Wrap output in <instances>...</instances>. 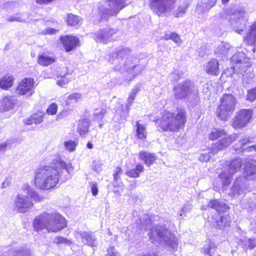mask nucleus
<instances>
[{
	"mask_svg": "<svg viewBox=\"0 0 256 256\" xmlns=\"http://www.w3.org/2000/svg\"><path fill=\"white\" fill-rule=\"evenodd\" d=\"M139 158L142 160H144L145 164L148 166L154 163L156 158L154 154L147 152H140L139 154Z\"/></svg>",
	"mask_w": 256,
	"mask_h": 256,
	"instance_id": "c756f323",
	"label": "nucleus"
},
{
	"mask_svg": "<svg viewBox=\"0 0 256 256\" xmlns=\"http://www.w3.org/2000/svg\"><path fill=\"white\" fill-rule=\"evenodd\" d=\"M226 165V168L220 172L219 176L224 184L228 185L233 175L240 170L242 160L240 158L234 159Z\"/></svg>",
	"mask_w": 256,
	"mask_h": 256,
	"instance_id": "9b49d317",
	"label": "nucleus"
},
{
	"mask_svg": "<svg viewBox=\"0 0 256 256\" xmlns=\"http://www.w3.org/2000/svg\"><path fill=\"white\" fill-rule=\"evenodd\" d=\"M210 154H215L213 152H212V150L208 153L202 154L199 157V160L201 162H206L208 161L210 158Z\"/></svg>",
	"mask_w": 256,
	"mask_h": 256,
	"instance_id": "8fccbe9b",
	"label": "nucleus"
},
{
	"mask_svg": "<svg viewBox=\"0 0 256 256\" xmlns=\"http://www.w3.org/2000/svg\"><path fill=\"white\" fill-rule=\"evenodd\" d=\"M58 106L56 104H51L46 110V112L48 114L54 115L57 112Z\"/></svg>",
	"mask_w": 256,
	"mask_h": 256,
	"instance_id": "09e8293b",
	"label": "nucleus"
},
{
	"mask_svg": "<svg viewBox=\"0 0 256 256\" xmlns=\"http://www.w3.org/2000/svg\"><path fill=\"white\" fill-rule=\"evenodd\" d=\"M92 170L98 172L102 170V164L99 161L94 160L92 164Z\"/></svg>",
	"mask_w": 256,
	"mask_h": 256,
	"instance_id": "a18cd8bd",
	"label": "nucleus"
},
{
	"mask_svg": "<svg viewBox=\"0 0 256 256\" xmlns=\"http://www.w3.org/2000/svg\"><path fill=\"white\" fill-rule=\"evenodd\" d=\"M69 82V80L66 76H62L61 78L57 81V84L58 86L62 87L66 84H68Z\"/></svg>",
	"mask_w": 256,
	"mask_h": 256,
	"instance_id": "6e6d98bb",
	"label": "nucleus"
},
{
	"mask_svg": "<svg viewBox=\"0 0 256 256\" xmlns=\"http://www.w3.org/2000/svg\"><path fill=\"white\" fill-rule=\"evenodd\" d=\"M233 52L232 47L226 42H222L216 49L215 53L220 56H228Z\"/></svg>",
	"mask_w": 256,
	"mask_h": 256,
	"instance_id": "c85d7f7f",
	"label": "nucleus"
},
{
	"mask_svg": "<svg viewBox=\"0 0 256 256\" xmlns=\"http://www.w3.org/2000/svg\"><path fill=\"white\" fill-rule=\"evenodd\" d=\"M58 30L52 28H47L46 30H42L40 33L42 34H55Z\"/></svg>",
	"mask_w": 256,
	"mask_h": 256,
	"instance_id": "bf43d9fd",
	"label": "nucleus"
},
{
	"mask_svg": "<svg viewBox=\"0 0 256 256\" xmlns=\"http://www.w3.org/2000/svg\"><path fill=\"white\" fill-rule=\"evenodd\" d=\"M66 52H70L79 46V40L74 36H64L60 38Z\"/></svg>",
	"mask_w": 256,
	"mask_h": 256,
	"instance_id": "aec40b11",
	"label": "nucleus"
},
{
	"mask_svg": "<svg viewBox=\"0 0 256 256\" xmlns=\"http://www.w3.org/2000/svg\"><path fill=\"white\" fill-rule=\"evenodd\" d=\"M7 20L9 22H22L23 20L22 18L21 14L18 13L10 16L8 19Z\"/></svg>",
	"mask_w": 256,
	"mask_h": 256,
	"instance_id": "c03bdc74",
	"label": "nucleus"
},
{
	"mask_svg": "<svg viewBox=\"0 0 256 256\" xmlns=\"http://www.w3.org/2000/svg\"><path fill=\"white\" fill-rule=\"evenodd\" d=\"M216 0H202L198 2L196 8V11L199 14H203L208 12L216 4Z\"/></svg>",
	"mask_w": 256,
	"mask_h": 256,
	"instance_id": "4be33fe9",
	"label": "nucleus"
},
{
	"mask_svg": "<svg viewBox=\"0 0 256 256\" xmlns=\"http://www.w3.org/2000/svg\"><path fill=\"white\" fill-rule=\"evenodd\" d=\"M33 226L36 232L46 229L48 232H56L66 226V223L64 218L56 212H43L35 218Z\"/></svg>",
	"mask_w": 256,
	"mask_h": 256,
	"instance_id": "f03ea898",
	"label": "nucleus"
},
{
	"mask_svg": "<svg viewBox=\"0 0 256 256\" xmlns=\"http://www.w3.org/2000/svg\"><path fill=\"white\" fill-rule=\"evenodd\" d=\"M210 208L216 210L219 214L226 212L228 206L222 200H212L208 202Z\"/></svg>",
	"mask_w": 256,
	"mask_h": 256,
	"instance_id": "b1692460",
	"label": "nucleus"
},
{
	"mask_svg": "<svg viewBox=\"0 0 256 256\" xmlns=\"http://www.w3.org/2000/svg\"><path fill=\"white\" fill-rule=\"evenodd\" d=\"M90 121L88 119H84L79 120L78 127V132L80 134L85 137L88 132Z\"/></svg>",
	"mask_w": 256,
	"mask_h": 256,
	"instance_id": "7c9ffc66",
	"label": "nucleus"
},
{
	"mask_svg": "<svg viewBox=\"0 0 256 256\" xmlns=\"http://www.w3.org/2000/svg\"><path fill=\"white\" fill-rule=\"evenodd\" d=\"M54 62V60L50 56L40 55L38 56V63L42 66H48Z\"/></svg>",
	"mask_w": 256,
	"mask_h": 256,
	"instance_id": "4c0bfd02",
	"label": "nucleus"
},
{
	"mask_svg": "<svg viewBox=\"0 0 256 256\" xmlns=\"http://www.w3.org/2000/svg\"><path fill=\"white\" fill-rule=\"evenodd\" d=\"M247 68L245 70L240 72H241L242 74V84L244 87H247L249 84H252L253 82L254 74L250 72H246Z\"/></svg>",
	"mask_w": 256,
	"mask_h": 256,
	"instance_id": "473e14b6",
	"label": "nucleus"
},
{
	"mask_svg": "<svg viewBox=\"0 0 256 256\" xmlns=\"http://www.w3.org/2000/svg\"><path fill=\"white\" fill-rule=\"evenodd\" d=\"M44 114L42 112L38 111L32 114L30 117L24 120V123L27 125L32 124L33 123L38 124L41 123L44 120Z\"/></svg>",
	"mask_w": 256,
	"mask_h": 256,
	"instance_id": "bb28decb",
	"label": "nucleus"
},
{
	"mask_svg": "<svg viewBox=\"0 0 256 256\" xmlns=\"http://www.w3.org/2000/svg\"><path fill=\"white\" fill-rule=\"evenodd\" d=\"M232 66L234 72L244 71L251 66L249 58L243 52H238L232 56L231 58Z\"/></svg>",
	"mask_w": 256,
	"mask_h": 256,
	"instance_id": "4468645a",
	"label": "nucleus"
},
{
	"mask_svg": "<svg viewBox=\"0 0 256 256\" xmlns=\"http://www.w3.org/2000/svg\"><path fill=\"white\" fill-rule=\"evenodd\" d=\"M14 144V140L13 139L6 140L0 144V152H5L6 150L11 148Z\"/></svg>",
	"mask_w": 256,
	"mask_h": 256,
	"instance_id": "79ce46f5",
	"label": "nucleus"
},
{
	"mask_svg": "<svg viewBox=\"0 0 256 256\" xmlns=\"http://www.w3.org/2000/svg\"><path fill=\"white\" fill-rule=\"evenodd\" d=\"M164 38L166 40H171L178 44L182 43L180 36L176 32H166L164 35Z\"/></svg>",
	"mask_w": 256,
	"mask_h": 256,
	"instance_id": "a19ab883",
	"label": "nucleus"
},
{
	"mask_svg": "<svg viewBox=\"0 0 256 256\" xmlns=\"http://www.w3.org/2000/svg\"><path fill=\"white\" fill-rule=\"evenodd\" d=\"M14 256H31L30 252L28 249H22L16 251Z\"/></svg>",
	"mask_w": 256,
	"mask_h": 256,
	"instance_id": "49530a36",
	"label": "nucleus"
},
{
	"mask_svg": "<svg viewBox=\"0 0 256 256\" xmlns=\"http://www.w3.org/2000/svg\"><path fill=\"white\" fill-rule=\"evenodd\" d=\"M140 90V86L138 85H137L132 90V92L134 93L135 94H136L137 92Z\"/></svg>",
	"mask_w": 256,
	"mask_h": 256,
	"instance_id": "338daca9",
	"label": "nucleus"
},
{
	"mask_svg": "<svg viewBox=\"0 0 256 256\" xmlns=\"http://www.w3.org/2000/svg\"><path fill=\"white\" fill-rule=\"evenodd\" d=\"M236 100L231 94H225L221 98L220 104L216 110L217 116L225 120L235 110Z\"/></svg>",
	"mask_w": 256,
	"mask_h": 256,
	"instance_id": "1a4fd4ad",
	"label": "nucleus"
},
{
	"mask_svg": "<svg viewBox=\"0 0 256 256\" xmlns=\"http://www.w3.org/2000/svg\"><path fill=\"white\" fill-rule=\"evenodd\" d=\"M16 98L12 96H6L0 100V110L6 112L12 110L17 104Z\"/></svg>",
	"mask_w": 256,
	"mask_h": 256,
	"instance_id": "6ab92c4d",
	"label": "nucleus"
},
{
	"mask_svg": "<svg viewBox=\"0 0 256 256\" xmlns=\"http://www.w3.org/2000/svg\"><path fill=\"white\" fill-rule=\"evenodd\" d=\"M240 143V146L242 148H243V146L248 143H251L252 142L250 140V137L248 136H246L243 138L240 139L239 141Z\"/></svg>",
	"mask_w": 256,
	"mask_h": 256,
	"instance_id": "052dcab7",
	"label": "nucleus"
},
{
	"mask_svg": "<svg viewBox=\"0 0 256 256\" xmlns=\"http://www.w3.org/2000/svg\"><path fill=\"white\" fill-rule=\"evenodd\" d=\"M136 134L138 138H146V128L143 125L140 124L138 122H136Z\"/></svg>",
	"mask_w": 256,
	"mask_h": 256,
	"instance_id": "58836bf2",
	"label": "nucleus"
},
{
	"mask_svg": "<svg viewBox=\"0 0 256 256\" xmlns=\"http://www.w3.org/2000/svg\"><path fill=\"white\" fill-rule=\"evenodd\" d=\"M122 174V169L120 167H118L116 170L114 174V180H118L120 178V175Z\"/></svg>",
	"mask_w": 256,
	"mask_h": 256,
	"instance_id": "680f3d73",
	"label": "nucleus"
},
{
	"mask_svg": "<svg viewBox=\"0 0 256 256\" xmlns=\"http://www.w3.org/2000/svg\"><path fill=\"white\" fill-rule=\"evenodd\" d=\"M106 113V110L102 109L100 112H97L94 114V118L96 119H102L103 116Z\"/></svg>",
	"mask_w": 256,
	"mask_h": 256,
	"instance_id": "0e129e2a",
	"label": "nucleus"
},
{
	"mask_svg": "<svg viewBox=\"0 0 256 256\" xmlns=\"http://www.w3.org/2000/svg\"><path fill=\"white\" fill-rule=\"evenodd\" d=\"M136 94H134V93H132V92L131 94L129 95V96L128 98L127 102L128 103L126 104V110L128 112L130 109V106L132 105Z\"/></svg>",
	"mask_w": 256,
	"mask_h": 256,
	"instance_id": "603ef678",
	"label": "nucleus"
},
{
	"mask_svg": "<svg viewBox=\"0 0 256 256\" xmlns=\"http://www.w3.org/2000/svg\"><path fill=\"white\" fill-rule=\"evenodd\" d=\"M256 174V161L254 160H249L245 162L243 176L247 181L252 179Z\"/></svg>",
	"mask_w": 256,
	"mask_h": 256,
	"instance_id": "a211bd4d",
	"label": "nucleus"
},
{
	"mask_svg": "<svg viewBox=\"0 0 256 256\" xmlns=\"http://www.w3.org/2000/svg\"><path fill=\"white\" fill-rule=\"evenodd\" d=\"M81 98V94L79 93H74L70 94L68 100H74V102H78Z\"/></svg>",
	"mask_w": 256,
	"mask_h": 256,
	"instance_id": "4d7b16f0",
	"label": "nucleus"
},
{
	"mask_svg": "<svg viewBox=\"0 0 256 256\" xmlns=\"http://www.w3.org/2000/svg\"><path fill=\"white\" fill-rule=\"evenodd\" d=\"M186 6H180L178 10L174 12V15L176 17H180L182 16L186 12Z\"/></svg>",
	"mask_w": 256,
	"mask_h": 256,
	"instance_id": "3c124183",
	"label": "nucleus"
},
{
	"mask_svg": "<svg viewBox=\"0 0 256 256\" xmlns=\"http://www.w3.org/2000/svg\"><path fill=\"white\" fill-rule=\"evenodd\" d=\"M70 166L60 158H56L52 166L40 168L36 172L34 178L36 186L41 190L54 188L58 182L60 172L65 169L70 172Z\"/></svg>",
	"mask_w": 256,
	"mask_h": 256,
	"instance_id": "f257e3e1",
	"label": "nucleus"
},
{
	"mask_svg": "<svg viewBox=\"0 0 256 256\" xmlns=\"http://www.w3.org/2000/svg\"><path fill=\"white\" fill-rule=\"evenodd\" d=\"M90 186H91V190H92V192L93 194V196H96L98 194V186H97V184L96 182H91L90 184Z\"/></svg>",
	"mask_w": 256,
	"mask_h": 256,
	"instance_id": "e2e57ef3",
	"label": "nucleus"
},
{
	"mask_svg": "<svg viewBox=\"0 0 256 256\" xmlns=\"http://www.w3.org/2000/svg\"><path fill=\"white\" fill-rule=\"evenodd\" d=\"M239 244H241L245 248L252 249L256 246V239L244 238L241 240Z\"/></svg>",
	"mask_w": 256,
	"mask_h": 256,
	"instance_id": "e433bc0d",
	"label": "nucleus"
},
{
	"mask_svg": "<svg viewBox=\"0 0 256 256\" xmlns=\"http://www.w3.org/2000/svg\"><path fill=\"white\" fill-rule=\"evenodd\" d=\"M22 188V193L18 194L14 200V210L18 212L24 213L32 207L33 201L40 202L43 198L28 185L24 184Z\"/></svg>",
	"mask_w": 256,
	"mask_h": 256,
	"instance_id": "20e7f679",
	"label": "nucleus"
},
{
	"mask_svg": "<svg viewBox=\"0 0 256 256\" xmlns=\"http://www.w3.org/2000/svg\"><path fill=\"white\" fill-rule=\"evenodd\" d=\"M12 178L10 176H7L5 178L2 184L1 188H6L9 187L11 184Z\"/></svg>",
	"mask_w": 256,
	"mask_h": 256,
	"instance_id": "5fc2aeb1",
	"label": "nucleus"
},
{
	"mask_svg": "<svg viewBox=\"0 0 256 256\" xmlns=\"http://www.w3.org/2000/svg\"><path fill=\"white\" fill-rule=\"evenodd\" d=\"M106 256H119L114 246H110L108 250Z\"/></svg>",
	"mask_w": 256,
	"mask_h": 256,
	"instance_id": "13d9d810",
	"label": "nucleus"
},
{
	"mask_svg": "<svg viewBox=\"0 0 256 256\" xmlns=\"http://www.w3.org/2000/svg\"><path fill=\"white\" fill-rule=\"evenodd\" d=\"M174 94L175 97L179 99L196 96L198 94V87L195 82L187 80L174 88Z\"/></svg>",
	"mask_w": 256,
	"mask_h": 256,
	"instance_id": "9d476101",
	"label": "nucleus"
},
{
	"mask_svg": "<svg viewBox=\"0 0 256 256\" xmlns=\"http://www.w3.org/2000/svg\"><path fill=\"white\" fill-rule=\"evenodd\" d=\"M210 140H214L226 136V132L222 129L214 128L208 134Z\"/></svg>",
	"mask_w": 256,
	"mask_h": 256,
	"instance_id": "c9c22d12",
	"label": "nucleus"
},
{
	"mask_svg": "<svg viewBox=\"0 0 256 256\" xmlns=\"http://www.w3.org/2000/svg\"><path fill=\"white\" fill-rule=\"evenodd\" d=\"M79 235L82 239V242L85 244H88L90 246H96L95 236L92 234L90 232H80Z\"/></svg>",
	"mask_w": 256,
	"mask_h": 256,
	"instance_id": "393cba45",
	"label": "nucleus"
},
{
	"mask_svg": "<svg viewBox=\"0 0 256 256\" xmlns=\"http://www.w3.org/2000/svg\"><path fill=\"white\" fill-rule=\"evenodd\" d=\"M186 122V112L180 109L177 114L166 112L157 122L158 126L164 131H177L183 126Z\"/></svg>",
	"mask_w": 256,
	"mask_h": 256,
	"instance_id": "423d86ee",
	"label": "nucleus"
},
{
	"mask_svg": "<svg viewBox=\"0 0 256 256\" xmlns=\"http://www.w3.org/2000/svg\"><path fill=\"white\" fill-rule=\"evenodd\" d=\"M242 204L246 209L253 210L256 208V198L254 196L249 198H246L242 201Z\"/></svg>",
	"mask_w": 256,
	"mask_h": 256,
	"instance_id": "72a5a7b5",
	"label": "nucleus"
},
{
	"mask_svg": "<svg viewBox=\"0 0 256 256\" xmlns=\"http://www.w3.org/2000/svg\"><path fill=\"white\" fill-rule=\"evenodd\" d=\"M150 6L158 16L170 12L173 8L175 0H150Z\"/></svg>",
	"mask_w": 256,
	"mask_h": 256,
	"instance_id": "ddd939ff",
	"label": "nucleus"
},
{
	"mask_svg": "<svg viewBox=\"0 0 256 256\" xmlns=\"http://www.w3.org/2000/svg\"><path fill=\"white\" fill-rule=\"evenodd\" d=\"M124 0H106L105 3L99 6L98 16L101 20L116 15L126 6Z\"/></svg>",
	"mask_w": 256,
	"mask_h": 256,
	"instance_id": "6e6552de",
	"label": "nucleus"
},
{
	"mask_svg": "<svg viewBox=\"0 0 256 256\" xmlns=\"http://www.w3.org/2000/svg\"><path fill=\"white\" fill-rule=\"evenodd\" d=\"M248 181L244 178L238 177L230 189V195L232 196H238L244 194L248 188Z\"/></svg>",
	"mask_w": 256,
	"mask_h": 256,
	"instance_id": "2eb2a0df",
	"label": "nucleus"
},
{
	"mask_svg": "<svg viewBox=\"0 0 256 256\" xmlns=\"http://www.w3.org/2000/svg\"><path fill=\"white\" fill-rule=\"evenodd\" d=\"M54 242L56 244H68L69 240L67 239L62 237V236H58L54 238Z\"/></svg>",
	"mask_w": 256,
	"mask_h": 256,
	"instance_id": "864d4df0",
	"label": "nucleus"
},
{
	"mask_svg": "<svg viewBox=\"0 0 256 256\" xmlns=\"http://www.w3.org/2000/svg\"><path fill=\"white\" fill-rule=\"evenodd\" d=\"M117 32L116 30L105 28L92 34L93 38L97 42L106 44L112 36Z\"/></svg>",
	"mask_w": 256,
	"mask_h": 256,
	"instance_id": "dca6fc26",
	"label": "nucleus"
},
{
	"mask_svg": "<svg viewBox=\"0 0 256 256\" xmlns=\"http://www.w3.org/2000/svg\"><path fill=\"white\" fill-rule=\"evenodd\" d=\"M14 78L10 75H6L0 79V88L6 90L12 86Z\"/></svg>",
	"mask_w": 256,
	"mask_h": 256,
	"instance_id": "f704fd0d",
	"label": "nucleus"
},
{
	"mask_svg": "<svg viewBox=\"0 0 256 256\" xmlns=\"http://www.w3.org/2000/svg\"><path fill=\"white\" fill-rule=\"evenodd\" d=\"M139 256H157L154 253L150 252L148 254H142Z\"/></svg>",
	"mask_w": 256,
	"mask_h": 256,
	"instance_id": "774afa93",
	"label": "nucleus"
},
{
	"mask_svg": "<svg viewBox=\"0 0 256 256\" xmlns=\"http://www.w3.org/2000/svg\"><path fill=\"white\" fill-rule=\"evenodd\" d=\"M146 230L150 229V232L148 234L150 238L157 236L160 242L175 249L178 247V240L175 236L168 228L163 226H157L152 228V222L149 218H146L144 224Z\"/></svg>",
	"mask_w": 256,
	"mask_h": 256,
	"instance_id": "39448f33",
	"label": "nucleus"
},
{
	"mask_svg": "<svg viewBox=\"0 0 256 256\" xmlns=\"http://www.w3.org/2000/svg\"><path fill=\"white\" fill-rule=\"evenodd\" d=\"M144 170V166L139 163L134 168L127 170L126 172V174L130 178H136L140 177V173L143 172Z\"/></svg>",
	"mask_w": 256,
	"mask_h": 256,
	"instance_id": "2f4dec72",
	"label": "nucleus"
},
{
	"mask_svg": "<svg viewBox=\"0 0 256 256\" xmlns=\"http://www.w3.org/2000/svg\"><path fill=\"white\" fill-rule=\"evenodd\" d=\"M67 22L70 26H76L77 24H81V18L78 16H74L72 14H68Z\"/></svg>",
	"mask_w": 256,
	"mask_h": 256,
	"instance_id": "ea45409f",
	"label": "nucleus"
},
{
	"mask_svg": "<svg viewBox=\"0 0 256 256\" xmlns=\"http://www.w3.org/2000/svg\"><path fill=\"white\" fill-rule=\"evenodd\" d=\"M222 139L215 144L212 148V152L216 154L219 150L226 148L229 146L232 143V140L231 138L227 136L226 134V136L222 138Z\"/></svg>",
	"mask_w": 256,
	"mask_h": 256,
	"instance_id": "5701e85b",
	"label": "nucleus"
},
{
	"mask_svg": "<svg viewBox=\"0 0 256 256\" xmlns=\"http://www.w3.org/2000/svg\"><path fill=\"white\" fill-rule=\"evenodd\" d=\"M252 114V110L250 109H242L238 112L232 119V127L235 129H242L246 127L250 122Z\"/></svg>",
	"mask_w": 256,
	"mask_h": 256,
	"instance_id": "f8f14e48",
	"label": "nucleus"
},
{
	"mask_svg": "<svg viewBox=\"0 0 256 256\" xmlns=\"http://www.w3.org/2000/svg\"><path fill=\"white\" fill-rule=\"evenodd\" d=\"M245 40L248 44L256 46V22H254L247 32Z\"/></svg>",
	"mask_w": 256,
	"mask_h": 256,
	"instance_id": "cd10ccee",
	"label": "nucleus"
},
{
	"mask_svg": "<svg viewBox=\"0 0 256 256\" xmlns=\"http://www.w3.org/2000/svg\"><path fill=\"white\" fill-rule=\"evenodd\" d=\"M226 12L228 18L224 16H222L228 18L234 31L241 34L245 30L248 20L244 8L238 5H235L226 9Z\"/></svg>",
	"mask_w": 256,
	"mask_h": 256,
	"instance_id": "0eeeda50",
	"label": "nucleus"
},
{
	"mask_svg": "<svg viewBox=\"0 0 256 256\" xmlns=\"http://www.w3.org/2000/svg\"><path fill=\"white\" fill-rule=\"evenodd\" d=\"M34 82L32 78H25L20 82L16 88V92L20 95L26 94L30 92L28 97H30L32 94V90L34 88Z\"/></svg>",
	"mask_w": 256,
	"mask_h": 256,
	"instance_id": "f3484780",
	"label": "nucleus"
},
{
	"mask_svg": "<svg viewBox=\"0 0 256 256\" xmlns=\"http://www.w3.org/2000/svg\"><path fill=\"white\" fill-rule=\"evenodd\" d=\"M64 144L66 149L70 152L74 151L77 145L76 142L72 140L66 142H64Z\"/></svg>",
	"mask_w": 256,
	"mask_h": 256,
	"instance_id": "37998d69",
	"label": "nucleus"
},
{
	"mask_svg": "<svg viewBox=\"0 0 256 256\" xmlns=\"http://www.w3.org/2000/svg\"><path fill=\"white\" fill-rule=\"evenodd\" d=\"M131 50L128 48L121 46L114 48L109 54L108 62L114 64V68L116 71H120L122 72H132L134 78L136 74L134 69L138 67V66L133 64L131 59H126L124 63L122 62L124 59L127 58Z\"/></svg>",
	"mask_w": 256,
	"mask_h": 256,
	"instance_id": "7ed1b4c3",
	"label": "nucleus"
},
{
	"mask_svg": "<svg viewBox=\"0 0 256 256\" xmlns=\"http://www.w3.org/2000/svg\"><path fill=\"white\" fill-rule=\"evenodd\" d=\"M54 0H36V2L39 4H48Z\"/></svg>",
	"mask_w": 256,
	"mask_h": 256,
	"instance_id": "69168bd1",
	"label": "nucleus"
},
{
	"mask_svg": "<svg viewBox=\"0 0 256 256\" xmlns=\"http://www.w3.org/2000/svg\"><path fill=\"white\" fill-rule=\"evenodd\" d=\"M230 218L228 214L222 216L217 218H213V221L212 222L213 226L220 230H224L230 226Z\"/></svg>",
	"mask_w": 256,
	"mask_h": 256,
	"instance_id": "412c9836",
	"label": "nucleus"
},
{
	"mask_svg": "<svg viewBox=\"0 0 256 256\" xmlns=\"http://www.w3.org/2000/svg\"><path fill=\"white\" fill-rule=\"evenodd\" d=\"M256 99V88L250 90L247 94V100L253 102Z\"/></svg>",
	"mask_w": 256,
	"mask_h": 256,
	"instance_id": "de8ad7c7",
	"label": "nucleus"
},
{
	"mask_svg": "<svg viewBox=\"0 0 256 256\" xmlns=\"http://www.w3.org/2000/svg\"><path fill=\"white\" fill-rule=\"evenodd\" d=\"M219 64L216 59L210 60L206 64L205 70L208 74L217 76L220 73Z\"/></svg>",
	"mask_w": 256,
	"mask_h": 256,
	"instance_id": "a878e982",
	"label": "nucleus"
}]
</instances>
